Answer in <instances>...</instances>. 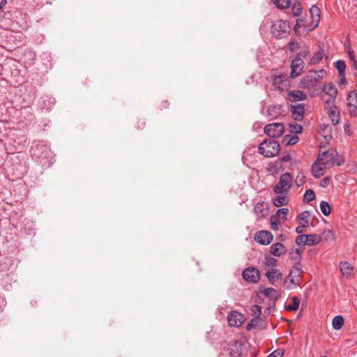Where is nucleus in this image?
Instances as JSON below:
<instances>
[{
  "label": "nucleus",
  "mask_w": 357,
  "mask_h": 357,
  "mask_svg": "<svg viewBox=\"0 0 357 357\" xmlns=\"http://www.w3.org/2000/svg\"><path fill=\"white\" fill-rule=\"evenodd\" d=\"M242 275L245 280L252 283H257L260 278L259 270L254 267L245 268L243 271Z\"/></svg>",
  "instance_id": "obj_11"
},
{
  "label": "nucleus",
  "mask_w": 357,
  "mask_h": 357,
  "mask_svg": "<svg viewBox=\"0 0 357 357\" xmlns=\"http://www.w3.org/2000/svg\"><path fill=\"white\" fill-rule=\"evenodd\" d=\"M337 156V152L335 150H328L319 153L317 159L319 162L325 165L326 167L331 168L335 163V158Z\"/></svg>",
  "instance_id": "obj_5"
},
{
  "label": "nucleus",
  "mask_w": 357,
  "mask_h": 357,
  "mask_svg": "<svg viewBox=\"0 0 357 357\" xmlns=\"http://www.w3.org/2000/svg\"><path fill=\"white\" fill-rule=\"evenodd\" d=\"M329 181H330V178H328V177L324 178L321 182V185L323 187H326L329 184Z\"/></svg>",
  "instance_id": "obj_47"
},
{
  "label": "nucleus",
  "mask_w": 357,
  "mask_h": 357,
  "mask_svg": "<svg viewBox=\"0 0 357 357\" xmlns=\"http://www.w3.org/2000/svg\"><path fill=\"white\" fill-rule=\"evenodd\" d=\"M342 77V79H341L342 84H345L347 83L345 74L344 75V77Z\"/></svg>",
  "instance_id": "obj_54"
},
{
  "label": "nucleus",
  "mask_w": 357,
  "mask_h": 357,
  "mask_svg": "<svg viewBox=\"0 0 357 357\" xmlns=\"http://www.w3.org/2000/svg\"><path fill=\"white\" fill-rule=\"evenodd\" d=\"M328 112L333 124L334 126L337 125L340 122V112L337 111V108L335 107H330Z\"/></svg>",
  "instance_id": "obj_25"
},
{
  "label": "nucleus",
  "mask_w": 357,
  "mask_h": 357,
  "mask_svg": "<svg viewBox=\"0 0 357 357\" xmlns=\"http://www.w3.org/2000/svg\"><path fill=\"white\" fill-rule=\"evenodd\" d=\"M296 184L297 186H301L305 182V176L303 172H299L296 178Z\"/></svg>",
  "instance_id": "obj_38"
},
{
  "label": "nucleus",
  "mask_w": 357,
  "mask_h": 357,
  "mask_svg": "<svg viewBox=\"0 0 357 357\" xmlns=\"http://www.w3.org/2000/svg\"><path fill=\"white\" fill-rule=\"evenodd\" d=\"M292 117L296 121H301L305 114V107L303 104H297L291 106Z\"/></svg>",
  "instance_id": "obj_17"
},
{
  "label": "nucleus",
  "mask_w": 357,
  "mask_h": 357,
  "mask_svg": "<svg viewBox=\"0 0 357 357\" xmlns=\"http://www.w3.org/2000/svg\"><path fill=\"white\" fill-rule=\"evenodd\" d=\"M328 169L325 165H323L321 161L317 158L316 161L312 166V174L315 178H320L324 174L326 169Z\"/></svg>",
  "instance_id": "obj_16"
},
{
  "label": "nucleus",
  "mask_w": 357,
  "mask_h": 357,
  "mask_svg": "<svg viewBox=\"0 0 357 357\" xmlns=\"http://www.w3.org/2000/svg\"><path fill=\"white\" fill-rule=\"evenodd\" d=\"M344 325V319L340 315L335 316L332 321L333 328L335 330H340Z\"/></svg>",
  "instance_id": "obj_30"
},
{
  "label": "nucleus",
  "mask_w": 357,
  "mask_h": 357,
  "mask_svg": "<svg viewBox=\"0 0 357 357\" xmlns=\"http://www.w3.org/2000/svg\"><path fill=\"white\" fill-rule=\"evenodd\" d=\"M274 86L280 91L287 90L290 86V80L286 75L271 76Z\"/></svg>",
  "instance_id": "obj_9"
},
{
  "label": "nucleus",
  "mask_w": 357,
  "mask_h": 357,
  "mask_svg": "<svg viewBox=\"0 0 357 357\" xmlns=\"http://www.w3.org/2000/svg\"><path fill=\"white\" fill-rule=\"evenodd\" d=\"M316 78L312 76H305L301 79L302 86L305 89L310 90L314 85Z\"/></svg>",
  "instance_id": "obj_24"
},
{
  "label": "nucleus",
  "mask_w": 357,
  "mask_h": 357,
  "mask_svg": "<svg viewBox=\"0 0 357 357\" xmlns=\"http://www.w3.org/2000/svg\"><path fill=\"white\" fill-rule=\"evenodd\" d=\"M290 30V26L287 21L277 20L271 26V33L275 38H285Z\"/></svg>",
  "instance_id": "obj_2"
},
{
  "label": "nucleus",
  "mask_w": 357,
  "mask_h": 357,
  "mask_svg": "<svg viewBox=\"0 0 357 357\" xmlns=\"http://www.w3.org/2000/svg\"><path fill=\"white\" fill-rule=\"evenodd\" d=\"M284 355V351L282 349H277L271 353L267 357H282Z\"/></svg>",
  "instance_id": "obj_44"
},
{
  "label": "nucleus",
  "mask_w": 357,
  "mask_h": 357,
  "mask_svg": "<svg viewBox=\"0 0 357 357\" xmlns=\"http://www.w3.org/2000/svg\"><path fill=\"white\" fill-rule=\"evenodd\" d=\"M275 109V107H270L268 109V114L271 115V112L272 110H274Z\"/></svg>",
  "instance_id": "obj_52"
},
{
  "label": "nucleus",
  "mask_w": 357,
  "mask_h": 357,
  "mask_svg": "<svg viewBox=\"0 0 357 357\" xmlns=\"http://www.w3.org/2000/svg\"><path fill=\"white\" fill-rule=\"evenodd\" d=\"M266 276L268 279L269 282L272 284L282 278V273L278 269L267 270L266 272Z\"/></svg>",
  "instance_id": "obj_21"
},
{
  "label": "nucleus",
  "mask_w": 357,
  "mask_h": 357,
  "mask_svg": "<svg viewBox=\"0 0 357 357\" xmlns=\"http://www.w3.org/2000/svg\"><path fill=\"white\" fill-rule=\"evenodd\" d=\"M320 209L324 215H328L331 213V206L326 201H321L320 203Z\"/></svg>",
  "instance_id": "obj_33"
},
{
  "label": "nucleus",
  "mask_w": 357,
  "mask_h": 357,
  "mask_svg": "<svg viewBox=\"0 0 357 357\" xmlns=\"http://www.w3.org/2000/svg\"><path fill=\"white\" fill-rule=\"evenodd\" d=\"M289 130L291 132L299 134L302 132L303 127L297 123H291L289 124Z\"/></svg>",
  "instance_id": "obj_36"
},
{
  "label": "nucleus",
  "mask_w": 357,
  "mask_h": 357,
  "mask_svg": "<svg viewBox=\"0 0 357 357\" xmlns=\"http://www.w3.org/2000/svg\"><path fill=\"white\" fill-rule=\"evenodd\" d=\"M284 126L280 123L268 124L264 128V132L272 138L280 137L284 132Z\"/></svg>",
  "instance_id": "obj_7"
},
{
  "label": "nucleus",
  "mask_w": 357,
  "mask_h": 357,
  "mask_svg": "<svg viewBox=\"0 0 357 357\" xmlns=\"http://www.w3.org/2000/svg\"><path fill=\"white\" fill-rule=\"evenodd\" d=\"M291 13L294 17H298L302 13V6L300 3H294L291 7Z\"/></svg>",
  "instance_id": "obj_35"
},
{
  "label": "nucleus",
  "mask_w": 357,
  "mask_h": 357,
  "mask_svg": "<svg viewBox=\"0 0 357 357\" xmlns=\"http://www.w3.org/2000/svg\"><path fill=\"white\" fill-rule=\"evenodd\" d=\"M38 146H41V147H43V146H42L41 144H37V145H36V147H37V148H38Z\"/></svg>",
  "instance_id": "obj_57"
},
{
  "label": "nucleus",
  "mask_w": 357,
  "mask_h": 357,
  "mask_svg": "<svg viewBox=\"0 0 357 357\" xmlns=\"http://www.w3.org/2000/svg\"><path fill=\"white\" fill-rule=\"evenodd\" d=\"M290 160H291V155H287L283 156L282 158V162H288Z\"/></svg>",
  "instance_id": "obj_48"
},
{
  "label": "nucleus",
  "mask_w": 357,
  "mask_h": 357,
  "mask_svg": "<svg viewBox=\"0 0 357 357\" xmlns=\"http://www.w3.org/2000/svg\"><path fill=\"white\" fill-rule=\"evenodd\" d=\"M264 264L268 270L275 269L278 266V260L271 257H266L265 258Z\"/></svg>",
  "instance_id": "obj_29"
},
{
  "label": "nucleus",
  "mask_w": 357,
  "mask_h": 357,
  "mask_svg": "<svg viewBox=\"0 0 357 357\" xmlns=\"http://www.w3.org/2000/svg\"><path fill=\"white\" fill-rule=\"evenodd\" d=\"M280 220H278V219H276L273 216L271 217V229L273 231H276L279 230V225H280Z\"/></svg>",
  "instance_id": "obj_41"
},
{
  "label": "nucleus",
  "mask_w": 357,
  "mask_h": 357,
  "mask_svg": "<svg viewBox=\"0 0 357 357\" xmlns=\"http://www.w3.org/2000/svg\"><path fill=\"white\" fill-rule=\"evenodd\" d=\"M263 294L270 298L272 300H277L278 298H279V293L278 292V291L273 288H266L264 291H263Z\"/></svg>",
  "instance_id": "obj_26"
},
{
  "label": "nucleus",
  "mask_w": 357,
  "mask_h": 357,
  "mask_svg": "<svg viewBox=\"0 0 357 357\" xmlns=\"http://www.w3.org/2000/svg\"><path fill=\"white\" fill-rule=\"evenodd\" d=\"M306 98V93L300 90L291 91L287 95V99L291 102L304 100Z\"/></svg>",
  "instance_id": "obj_19"
},
{
  "label": "nucleus",
  "mask_w": 357,
  "mask_h": 357,
  "mask_svg": "<svg viewBox=\"0 0 357 357\" xmlns=\"http://www.w3.org/2000/svg\"><path fill=\"white\" fill-rule=\"evenodd\" d=\"M349 55L350 59L353 61V66L356 70L357 69V62L355 60L354 55V52L352 50H349Z\"/></svg>",
  "instance_id": "obj_45"
},
{
  "label": "nucleus",
  "mask_w": 357,
  "mask_h": 357,
  "mask_svg": "<svg viewBox=\"0 0 357 357\" xmlns=\"http://www.w3.org/2000/svg\"><path fill=\"white\" fill-rule=\"evenodd\" d=\"M310 11L312 17V26L314 29L318 26L320 20V10L317 6H312Z\"/></svg>",
  "instance_id": "obj_22"
},
{
  "label": "nucleus",
  "mask_w": 357,
  "mask_h": 357,
  "mask_svg": "<svg viewBox=\"0 0 357 357\" xmlns=\"http://www.w3.org/2000/svg\"><path fill=\"white\" fill-rule=\"evenodd\" d=\"M289 199L285 195H278L273 200V204L276 207L285 206L288 204Z\"/></svg>",
  "instance_id": "obj_27"
},
{
  "label": "nucleus",
  "mask_w": 357,
  "mask_h": 357,
  "mask_svg": "<svg viewBox=\"0 0 357 357\" xmlns=\"http://www.w3.org/2000/svg\"><path fill=\"white\" fill-rule=\"evenodd\" d=\"M227 321L229 326L239 328L245 323V317L244 314L238 311H232L229 313Z\"/></svg>",
  "instance_id": "obj_8"
},
{
  "label": "nucleus",
  "mask_w": 357,
  "mask_h": 357,
  "mask_svg": "<svg viewBox=\"0 0 357 357\" xmlns=\"http://www.w3.org/2000/svg\"><path fill=\"white\" fill-rule=\"evenodd\" d=\"M303 270L300 262H296L294 266L292 267L289 274V279L290 280L291 283L297 286L299 285L300 278L302 275Z\"/></svg>",
  "instance_id": "obj_10"
},
{
  "label": "nucleus",
  "mask_w": 357,
  "mask_h": 357,
  "mask_svg": "<svg viewBox=\"0 0 357 357\" xmlns=\"http://www.w3.org/2000/svg\"><path fill=\"white\" fill-rule=\"evenodd\" d=\"M32 149V151H33V155H36L37 157H40V156H41L40 155L37 154V153L34 151V149H33V147H32V149Z\"/></svg>",
  "instance_id": "obj_55"
},
{
  "label": "nucleus",
  "mask_w": 357,
  "mask_h": 357,
  "mask_svg": "<svg viewBox=\"0 0 357 357\" xmlns=\"http://www.w3.org/2000/svg\"><path fill=\"white\" fill-rule=\"evenodd\" d=\"M300 225L296 229L297 234H303L305 231V229L312 225L310 220V213L307 211H303L299 215Z\"/></svg>",
  "instance_id": "obj_13"
},
{
  "label": "nucleus",
  "mask_w": 357,
  "mask_h": 357,
  "mask_svg": "<svg viewBox=\"0 0 357 357\" xmlns=\"http://www.w3.org/2000/svg\"><path fill=\"white\" fill-rule=\"evenodd\" d=\"M323 58L322 53L319 51L314 53L312 58L311 59L310 63L311 64H315L320 61Z\"/></svg>",
  "instance_id": "obj_40"
},
{
  "label": "nucleus",
  "mask_w": 357,
  "mask_h": 357,
  "mask_svg": "<svg viewBox=\"0 0 357 357\" xmlns=\"http://www.w3.org/2000/svg\"><path fill=\"white\" fill-rule=\"evenodd\" d=\"M251 311L255 317H259L261 314V307L257 305H253L251 307Z\"/></svg>",
  "instance_id": "obj_42"
},
{
  "label": "nucleus",
  "mask_w": 357,
  "mask_h": 357,
  "mask_svg": "<svg viewBox=\"0 0 357 357\" xmlns=\"http://www.w3.org/2000/svg\"><path fill=\"white\" fill-rule=\"evenodd\" d=\"M299 304H300V299L296 296H294L292 298L291 303L287 305L286 306V309L289 311L296 310L298 309Z\"/></svg>",
  "instance_id": "obj_31"
},
{
  "label": "nucleus",
  "mask_w": 357,
  "mask_h": 357,
  "mask_svg": "<svg viewBox=\"0 0 357 357\" xmlns=\"http://www.w3.org/2000/svg\"><path fill=\"white\" fill-rule=\"evenodd\" d=\"M347 106L349 113L354 114L357 110V95L356 91H351L347 97Z\"/></svg>",
  "instance_id": "obj_18"
},
{
  "label": "nucleus",
  "mask_w": 357,
  "mask_h": 357,
  "mask_svg": "<svg viewBox=\"0 0 357 357\" xmlns=\"http://www.w3.org/2000/svg\"><path fill=\"white\" fill-rule=\"evenodd\" d=\"M273 2L278 8L281 9L288 8L290 4V0H273Z\"/></svg>",
  "instance_id": "obj_34"
},
{
  "label": "nucleus",
  "mask_w": 357,
  "mask_h": 357,
  "mask_svg": "<svg viewBox=\"0 0 357 357\" xmlns=\"http://www.w3.org/2000/svg\"><path fill=\"white\" fill-rule=\"evenodd\" d=\"M322 90L325 93V96L322 97L324 102L326 104L333 103L337 94V89L335 86L329 83L324 85Z\"/></svg>",
  "instance_id": "obj_6"
},
{
  "label": "nucleus",
  "mask_w": 357,
  "mask_h": 357,
  "mask_svg": "<svg viewBox=\"0 0 357 357\" xmlns=\"http://www.w3.org/2000/svg\"><path fill=\"white\" fill-rule=\"evenodd\" d=\"M270 253L275 257H280L285 253L286 250L284 246L280 243L273 244L270 247Z\"/></svg>",
  "instance_id": "obj_20"
},
{
  "label": "nucleus",
  "mask_w": 357,
  "mask_h": 357,
  "mask_svg": "<svg viewBox=\"0 0 357 357\" xmlns=\"http://www.w3.org/2000/svg\"><path fill=\"white\" fill-rule=\"evenodd\" d=\"M305 66L304 61L296 55L291 63V77L294 78L301 75Z\"/></svg>",
  "instance_id": "obj_12"
},
{
  "label": "nucleus",
  "mask_w": 357,
  "mask_h": 357,
  "mask_svg": "<svg viewBox=\"0 0 357 357\" xmlns=\"http://www.w3.org/2000/svg\"><path fill=\"white\" fill-rule=\"evenodd\" d=\"M254 213L256 215L257 219L264 218L268 214V204L265 203L264 202L257 203L254 207Z\"/></svg>",
  "instance_id": "obj_15"
},
{
  "label": "nucleus",
  "mask_w": 357,
  "mask_h": 357,
  "mask_svg": "<svg viewBox=\"0 0 357 357\" xmlns=\"http://www.w3.org/2000/svg\"><path fill=\"white\" fill-rule=\"evenodd\" d=\"M335 67L338 70L339 75L341 77H344L346 69V63L343 60H338L335 63Z\"/></svg>",
  "instance_id": "obj_32"
},
{
  "label": "nucleus",
  "mask_w": 357,
  "mask_h": 357,
  "mask_svg": "<svg viewBox=\"0 0 357 357\" xmlns=\"http://www.w3.org/2000/svg\"><path fill=\"white\" fill-rule=\"evenodd\" d=\"M300 22H302V20H297L296 24L295 27H294L295 30H296L297 29H298L301 26Z\"/></svg>",
  "instance_id": "obj_50"
},
{
  "label": "nucleus",
  "mask_w": 357,
  "mask_h": 357,
  "mask_svg": "<svg viewBox=\"0 0 357 357\" xmlns=\"http://www.w3.org/2000/svg\"><path fill=\"white\" fill-rule=\"evenodd\" d=\"M280 152V145L275 140H265L259 146V153L267 158L274 157Z\"/></svg>",
  "instance_id": "obj_1"
},
{
  "label": "nucleus",
  "mask_w": 357,
  "mask_h": 357,
  "mask_svg": "<svg viewBox=\"0 0 357 357\" xmlns=\"http://www.w3.org/2000/svg\"><path fill=\"white\" fill-rule=\"evenodd\" d=\"M303 46L301 45V43H299L295 40H292L289 44V48L291 52H296L300 48H302Z\"/></svg>",
  "instance_id": "obj_39"
},
{
  "label": "nucleus",
  "mask_w": 357,
  "mask_h": 357,
  "mask_svg": "<svg viewBox=\"0 0 357 357\" xmlns=\"http://www.w3.org/2000/svg\"><path fill=\"white\" fill-rule=\"evenodd\" d=\"M299 234L296 239V243L298 245H315L321 241V237L317 234Z\"/></svg>",
  "instance_id": "obj_4"
},
{
  "label": "nucleus",
  "mask_w": 357,
  "mask_h": 357,
  "mask_svg": "<svg viewBox=\"0 0 357 357\" xmlns=\"http://www.w3.org/2000/svg\"><path fill=\"white\" fill-rule=\"evenodd\" d=\"M324 357H327V356H324Z\"/></svg>",
  "instance_id": "obj_58"
},
{
  "label": "nucleus",
  "mask_w": 357,
  "mask_h": 357,
  "mask_svg": "<svg viewBox=\"0 0 357 357\" xmlns=\"http://www.w3.org/2000/svg\"><path fill=\"white\" fill-rule=\"evenodd\" d=\"M289 213V209L287 208H282L278 209L275 215H273L274 218L278 219V220H287V215Z\"/></svg>",
  "instance_id": "obj_28"
},
{
  "label": "nucleus",
  "mask_w": 357,
  "mask_h": 357,
  "mask_svg": "<svg viewBox=\"0 0 357 357\" xmlns=\"http://www.w3.org/2000/svg\"><path fill=\"white\" fill-rule=\"evenodd\" d=\"M292 185V178L289 173H284L280 177L278 183L274 186L273 190L277 194L287 192Z\"/></svg>",
  "instance_id": "obj_3"
},
{
  "label": "nucleus",
  "mask_w": 357,
  "mask_h": 357,
  "mask_svg": "<svg viewBox=\"0 0 357 357\" xmlns=\"http://www.w3.org/2000/svg\"><path fill=\"white\" fill-rule=\"evenodd\" d=\"M344 160L342 158H337V156L335 158V165H337V166H341L344 164Z\"/></svg>",
  "instance_id": "obj_46"
},
{
  "label": "nucleus",
  "mask_w": 357,
  "mask_h": 357,
  "mask_svg": "<svg viewBox=\"0 0 357 357\" xmlns=\"http://www.w3.org/2000/svg\"><path fill=\"white\" fill-rule=\"evenodd\" d=\"M6 3V0H0V9Z\"/></svg>",
  "instance_id": "obj_51"
},
{
  "label": "nucleus",
  "mask_w": 357,
  "mask_h": 357,
  "mask_svg": "<svg viewBox=\"0 0 357 357\" xmlns=\"http://www.w3.org/2000/svg\"><path fill=\"white\" fill-rule=\"evenodd\" d=\"M315 199V194L312 190H307L304 194L303 200L309 202Z\"/></svg>",
  "instance_id": "obj_37"
},
{
  "label": "nucleus",
  "mask_w": 357,
  "mask_h": 357,
  "mask_svg": "<svg viewBox=\"0 0 357 357\" xmlns=\"http://www.w3.org/2000/svg\"><path fill=\"white\" fill-rule=\"evenodd\" d=\"M340 269L342 275L345 278H349L353 273V267L347 261H342L340 264Z\"/></svg>",
  "instance_id": "obj_23"
},
{
  "label": "nucleus",
  "mask_w": 357,
  "mask_h": 357,
  "mask_svg": "<svg viewBox=\"0 0 357 357\" xmlns=\"http://www.w3.org/2000/svg\"><path fill=\"white\" fill-rule=\"evenodd\" d=\"M273 236L269 231L264 230L257 232L255 240L261 245H267L273 241Z\"/></svg>",
  "instance_id": "obj_14"
},
{
  "label": "nucleus",
  "mask_w": 357,
  "mask_h": 357,
  "mask_svg": "<svg viewBox=\"0 0 357 357\" xmlns=\"http://www.w3.org/2000/svg\"><path fill=\"white\" fill-rule=\"evenodd\" d=\"M296 142H297V137H294L291 139V142H289V144H294L296 143Z\"/></svg>",
  "instance_id": "obj_53"
},
{
  "label": "nucleus",
  "mask_w": 357,
  "mask_h": 357,
  "mask_svg": "<svg viewBox=\"0 0 357 357\" xmlns=\"http://www.w3.org/2000/svg\"><path fill=\"white\" fill-rule=\"evenodd\" d=\"M310 52V48L308 47H304L303 50L297 54L299 55V57L303 56V58L306 57Z\"/></svg>",
  "instance_id": "obj_43"
},
{
  "label": "nucleus",
  "mask_w": 357,
  "mask_h": 357,
  "mask_svg": "<svg viewBox=\"0 0 357 357\" xmlns=\"http://www.w3.org/2000/svg\"><path fill=\"white\" fill-rule=\"evenodd\" d=\"M251 328H252V325H251L250 324H248V326H247V329H248V330H250V329H251Z\"/></svg>",
  "instance_id": "obj_56"
},
{
  "label": "nucleus",
  "mask_w": 357,
  "mask_h": 357,
  "mask_svg": "<svg viewBox=\"0 0 357 357\" xmlns=\"http://www.w3.org/2000/svg\"><path fill=\"white\" fill-rule=\"evenodd\" d=\"M295 252L298 255V261L297 262H299L300 259H301V255L302 250H301L299 249H296Z\"/></svg>",
  "instance_id": "obj_49"
}]
</instances>
